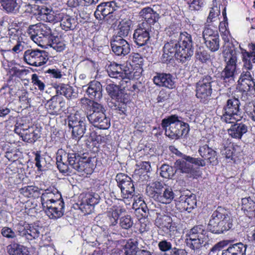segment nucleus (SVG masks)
Returning <instances> with one entry per match:
<instances>
[{
  "mask_svg": "<svg viewBox=\"0 0 255 255\" xmlns=\"http://www.w3.org/2000/svg\"><path fill=\"white\" fill-rule=\"evenodd\" d=\"M167 32L171 38L163 48L162 62L170 61L174 56L182 63L189 60L193 54L191 35L187 32H173L171 28Z\"/></svg>",
  "mask_w": 255,
  "mask_h": 255,
  "instance_id": "nucleus-1",
  "label": "nucleus"
},
{
  "mask_svg": "<svg viewBox=\"0 0 255 255\" xmlns=\"http://www.w3.org/2000/svg\"><path fill=\"white\" fill-rule=\"evenodd\" d=\"M56 164L59 171L69 174L73 169L86 174L92 171L91 160L86 156H81L75 152H66L62 149H58L56 153Z\"/></svg>",
  "mask_w": 255,
  "mask_h": 255,
  "instance_id": "nucleus-2",
  "label": "nucleus"
},
{
  "mask_svg": "<svg viewBox=\"0 0 255 255\" xmlns=\"http://www.w3.org/2000/svg\"><path fill=\"white\" fill-rule=\"evenodd\" d=\"M139 15L145 21L139 24L135 30L133 38L135 43L139 46L146 45L149 40V25H153L159 19V14L149 7L143 8L139 12Z\"/></svg>",
  "mask_w": 255,
  "mask_h": 255,
  "instance_id": "nucleus-3",
  "label": "nucleus"
},
{
  "mask_svg": "<svg viewBox=\"0 0 255 255\" xmlns=\"http://www.w3.org/2000/svg\"><path fill=\"white\" fill-rule=\"evenodd\" d=\"M233 221L227 210L221 207L214 211L208 224V230L215 234H223L233 227Z\"/></svg>",
  "mask_w": 255,
  "mask_h": 255,
  "instance_id": "nucleus-4",
  "label": "nucleus"
},
{
  "mask_svg": "<svg viewBox=\"0 0 255 255\" xmlns=\"http://www.w3.org/2000/svg\"><path fill=\"white\" fill-rule=\"evenodd\" d=\"M161 126L165 135L172 139H179L186 135L189 131L188 124L181 121L176 115H172L162 121Z\"/></svg>",
  "mask_w": 255,
  "mask_h": 255,
  "instance_id": "nucleus-5",
  "label": "nucleus"
},
{
  "mask_svg": "<svg viewBox=\"0 0 255 255\" xmlns=\"http://www.w3.org/2000/svg\"><path fill=\"white\" fill-rule=\"evenodd\" d=\"M224 54L226 65L221 73L220 79L222 83L227 87L235 82L238 52L234 48H230Z\"/></svg>",
  "mask_w": 255,
  "mask_h": 255,
  "instance_id": "nucleus-6",
  "label": "nucleus"
},
{
  "mask_svg": "<svg viewBox=\"0 0 255 255\" xmlns=\"http://www.w3.org/2000/svg\"><path fill=\"white\" fill-rule=\"evenodd\" d=\"M207 231L204 226L200 225L192 228L189 234L188 238L186 239L187 246L195 251L204 247H209V239L206 235Z\"/></svg>",
  "mask_w": 255,
  "mask_h": 255,
  "instance_id": "nucleus-7",
  "label": "nucleus"
},
{
  "mask_svg": "<svg viewBox=\"0 0 255 255\" xmlns=\"http://www.w3.org/2000/svg\"><path fill=\"white\" fill-rule=\"evenodd\" d=\"M26 33L35 43L41 46L48 44L52 36L50 28L41 23L30 25L26 30Z\"/></svg>",
  "mask_w": 255,
  "mask_h": 255,
  "instance_id": "nucleus-8",
  "label": "nucleus"
},
{
  "mask_svg": "<svg viewBox=\"0 0 255 255\" xmlns=\"http://www.w3.org/2000/svg\"><path fill=\"white\" fill-rule=\"evenodd\" d=\"M103 106L99 103H93L92 109H90L87 114L89 122L95 127L100 129H107L110 127V120L104 113Z\"/></svg>",
  "mask_w": 255,
  "mask_h": 255,
  "instance_id": "nucleus-9",
  "label": "nucleus"
},
{
  "mask_svg": "<svg viewBox=\"0 0 255 255\" xmlns=\"http://www.w3.org/2000/svg\"><path fill=\"white\" fill-rule=\"evenodd\" d=\"M240 105L238 98L232 97L229 99L223 108V121L230 124L240 121L242 118Z\"/></svg>",
  "mask_w": 255,
  "mask_h": 255,
  "instance_id": "nucleus-10",
  "label": "nucleus"
},
{
  "mask_svg": "<svg viewBox=\"0 0 255 255\" xmlns=\"http://www.w3.org/2000/svg\"><path fill=\"white\" fill-rule=\"evenodd\" d=\"M16 229L18 235L24 238L28 242L42 236V227L35 224H29L25 222L20 221L16 225Z\"/></svg>",
  "mask_w": 255,
  "mask_h": 255,
  "instance_id": "nucleus-11",
  "label": "nucleus"
},
{
  "mask_svg": "<svg viewBox=\"0 0 255 255\" xmlns=\"http://www.w3.org/2000/svg\"><path fill=\"white\" fill-rule=\"evenodd\" d=\"M116 180L121 189V197L124 199L131 198L134 193V187L130 177L120 173L117 175Z\"/></svg>",
  "mask_w": 255,
  "mask_h": 255,
  "instance_id": "nucleus-12",
  "label": "nucleus"
},
{
  "mask_svg": "<svg viewBox=\"0 0 255 255\" xmlns=\"http://www.w3.org/2000/svg\"><path fill=\"white\" fill-rule=\"evenodd\" d=\"M68 125L69 128H72V137L77 140L83 137L87 130L85 119L78 117L77 114L70 116L68 118Z\"/></svg>",
  "mask_w": 255,
  "mask_h": 255,
  "instance_id": "nucleus-13",
  "label": "nucleus"
},
{
  "mask_svg": "<svg viewBox=\"0 0 255 255\" xmlns=\"http://www.w3.org/2000/svg\"><path fill=\"white\" fill-rule=\"evenodd\" d=\"M243 72L238 80L239 89L243 92H255V81L251 74V70L253 65L251 62V68L248 69L243 62Z\"/></svg>",
  "mask_w": 255,
  "mask_h": 255,
  "instance_id": "nucleus-14",
  "label": "nucleus"
},
{
  "mask_svg": "<svg viewBox=\"0 0 255 255\" xmlns=\"http://www.w3.org/2000/svg\"><path fill=\"white\" fill-rule=\"evenodd\" d=\"M24 59L29 65L38 67L46 63L48 58L44 50L28 49L24 52Z\"/></svg>",
  "mask_w": 255,
  "mask_h": 255,
  "instance_id": "nucleus-15",
  "label": "nucleus"
},
{
  "mask_svg": "<svg viewBox=\"0 0 255 255\" xmlns=\"http://www.w3.org/2000/svg\"><path fill=\"white\" fill-rule=\"evenodd\" d=\"M213 82V79L209 75L204 76L201 79L196 85L197 98L201 100H207L210 97L212 92L211 84Z\"/></svg>",
  "mask_w": 255,
  "mask_h": 255,
  "instance_id": "nucleus-16",
  "label": "nucleus"
},
{
  "mask_svg": "<svg viewBox=\"0 0 255 255\" xmlns=\"http://www.w3.org/2000/svg\"><path fill=\"white\" fill-rule=\"evenodd\" d=\"M111 46L113 52L118 56H125L130 51V46L128 42L123 38L114 36L111 42Z\"/></svg>",
  "mask_w": 255,
  "mask_h": 255,
  "instance_id": "nucleus-17",
  "label": "nucleus"
},
{
  "mask_svg": "<svg viewBox=\"0 0 255 255\" xmlns=\"http://www.w3.org/2000/svg\"><path fill=\"white\" fill-rule=\"evenodd\" d=\"M175 223H172V219L168 215H163L160 217V235L171 237L176 231Z\"/></svg>",
  "mask_w": 255,
  "mask_h": 255,
  "instance_id": "nucleus-18",
  "label": "nucleus"
},
{
  "mask_svg": "<svg viewBox=\"0 0 255 255\" xmlns=\"http://www.w3.org/2000/svg\"><path fill=\"white\" fill-rule=\"evenodd\" d=\"M198 153L205 161L212 165H216L218 163L217 152L207 144L200 146Z\"/></svg>",
  "mask_w": 255,
  "mask_h": 255,
  "instance_id": "nucleus-19",
  "label": "nucleus"
},
{
  "mask_svg": "<svg viewBox=\"0 0 255 255\" xmlns=\"http://www.w3.org/2000/svg\"><path fill=\"white\" fill-rule=\"evenodd\" d=\"M116 10V3L113 1L102 2L97 6L94 15L97 19H102Z\"/></svg>",
  "mask_w": 255,
  "mask_h": 255,
  "instance_id": "nucleus-20",
  "label": "nucleus"
},
{
  "mask_svg": "<svg viewBox=\"0 0 255 255\" xmlns=\"http://www.w3.org/2000/svg\"><path fill=\"white\" fill-rule=\"evenodd\" d=\"M61 199V195L56 190L51 191L47 189L42 194L41 202L43 208L50 205H53L55 202L63 201Z\"/></svg>",
  "mask_w": 255,
  "mask_h": 255,
  "instance_id": "nucleus-21",
  "label": "nucleus"
},
{
  "mask_svg": "<svg viewBox=\"0 0 255 255\" xmlns=\"http://www.w3.org/2000/svg\"><path fill=\"white\" fill-rule=\"evenodd\" d=\"M53 204L43 208V209L50 219H56L60 218L64 214V202L63 201L56 202Z\"/></svg>",
  "mask_w": 255,
  "mask_h": 255,
  "instance_id": "nucleus-22",
  "label": "nucleus"
},
{
  "mask_svg": "<svg viewBox=\"0 0 255 255\" xmlns=\"http://www.w3.org/2000/svg\"><path fill=\"white\" fill-rule=\"evenodd\" d=\"M100 196L97 193H89L80 204V208L87 213H90L94 209L95 205L100 201Z\"/></svg>",
  "mask_w": 255,
  "mask_h": 255,
  "instance_id": "nucleus-23",
  "label": "nucleus"
},
{
  "mask_svg": "<svg viewBox=\"0 0 255 255\" xmlns=\"http://www.w3.org/2000/svg\"><path fill=\"white\" fill-rule=\"evenodd\" d=\"M65 102L57 96L53 97L45 104L46 108L50 114L57 115L63 111Z\"/></svg>",
  "mask_w": 255,
  "mask_h": 255,
  "instance_id": "nucleus-24",
  "label": "nucleus"
},
{
  "mask_svg": "<svg viewBox=\"0 0 255 255\" xmlns=\"http://www.w3.org/2000/svg\"><path fill=\"white\" fill-rule=\"evenodd\" d=\"M102 86L101 83L97 81L90 82L86 90L87 95L90 98L96 101L100 100L102 97Z\"/></svg>",
  "mask_w": 255,
  "mask_h": 255,
  "instance_id": "nucleus-25",
  "label": "nucleus"
},
{
  "mask_svg": "<svg viewBox=\"0 0 255 255\" xmlns=\"http://www.w3.org/2000/svg\"><path fill=\"white\" fill-rule=\"evenodd\" d=\"M247 246L241 242L230 244L222 251V255H246Z\"/></svg>",
  "mask_w": 255,
  "mask_h": 255,
  "instance_id": "nucleus-26",
  "label": "nucleus"
},
{
  "mask_svg": "<svg viewBox=\"0 0 255 255\" xmlns=\"http://www.w3.org/2000/svg\"><path fill=\"white\" fill-rule=\"evenodd\" d=\"M235 122L228 130L229 135L237 139H241L244 134L248 131V127L243 123Z\"/></svg>",
  "mask_w": 255,
  "mask_h": 255,
  "instance_id": "nucleus-27",
  "label": "nucleus"
},
{
  "mask_svg": "<svg viewBox=\"0 0 255 255\" xmlns=\"http://www.w3.org/2000/svg\"><path fill=\"white\" fill-rule=\"evenodd\" d=\"M179 201L184 209L188 212H191V210L196 206V197L193 194L190 195H181L179 198Z\"/></svg>",
  "mask_w": 255,
  "mask_h": 255,
  "instance_id": "nucleus-28",
  "label": "nucleus"
},
{
  "mask_svg": "<svg viewBox=\"0 0 255 255\" xmlns=\"http://www.w3.org/2000/svg\"><path fill=\"white\" fill-rule=\"evenodd\" d=\"M59 18L62 29L66 31L74 29L78 24L77 19L69 15L62 14Z\"/></svg>",
  "mask_w": 255,
  "mask_h": 255,
  "instance_id": "nucleus-29",
  "label": "nucleus"
},
{
  "mask_svg": "<svg viewBox=\"0 0 255 255\" xmlns=\"http://www.w3.org/2000/svg\"><path fill=\"white\" fill-rule=\"evenodd\" d=\"M187 162L185 159L181 158L176 160L175 166L182 173H190L193 178H196L197 175L193 166Z\"/></svg>",
  "mask_w": 255,
  "mask_h": 255,
  "instance_id": "nucleus-30",
  "label": "nucleus"
},
{
  "mask_svg": "<svg viewBox=\"0 0 255 255\" xmlns=\"http://www.w3.org/2000/svg\"><path fill=\"white\" fill-rule=\"evenodd\" d=\"M56 89L57 94L64 96L68 99H75L78 96V93L74 91L72 87L68 85L61 84Z\"/></svg>",
  "mask_w": 255,
  "mask_h": 255,
  "instance_id": "nucleus-31",
  "label": "nucleus"
},
{
  "mask_svg": "<svg viewBox=\"0 0 255 255\" xmlns=\"http://www.w3.org/2000/svg\"><path fill=\"white\" fill-rule=\"evenodd\" d=\"M146 192L150 198L152 199L155 207H158L159 206V182H155L151 184L150 186L147 188Z\"/></svg>",
  "mask_w": 255,
  "mask_h": 255,
  "instance_id": "nucleus-32",
  "label": "nucleus"
},
{
  "mask_svg": "<svg viewBox=\"0 0 255 255\" xmlns=\"http://www.w3.org/2000/svg\"><path fill=\"white\" fill-rule=\"evenodd\" d=\"M131 21L128 19L121 20L118 25V35L116 36H119L123 38L128 35L130 29Z\"/></svg>",
  "mask_w": 255,
  "mask_h": 255,
  "instance_id": "nucleus-33",
  "label": "nucleus"
},
{
  "mask_svg": "<svg viewBox=\"0 0 255 255\" xmlns=\"http://www.w3.org/2000/svg\"><path fill=\"white\" fill-rule=\"evenodd\" d=\"M250 48L251 52H247L246 50L242 52L243 62H245V66L248 69L251 68V62L255 63V45L252 44Z\"/></svg>",
  "mask_w": 255,
  "mask_h": 255,
  "instance_id": "nucleus-34",
  "label": "nucleus"
},
{
  "mask_svg": "<svg viewBox=\"0 0 255 255\" xmlns=\"http://www.w3.org/2000/svg\"><path fill=\"white\" fill-rule=\"evenodd\" d=\"M0 3L7 12L15 14L19 11L20 6L16 2V0H0Z\"/></svg>",
  "mask_w": 255,
  "mask_h": 255,
  "instance_id": "nucleus-35",
  "label": "nucleus"
},
{
  "mask_svg": "<svg viewBox=\"0 0 255 255\" xmlns=\"http://www.w3.org/2000/svg\"><path fill=\"white\" fill-rule=\"evenodd\" d=\"M23 246L16 243H13L6 247V250L9 255H29L23 249Z\"/></svg>",
  "mask_w": 255,
  "mask_h": 255,
  "instance_id": "nucleus-36",
  "label": "nucleus"
},
{
  "mask_svg": "<svg viewBox=\"0 0 255 255\" xmlns=\"http://www.w3.org/2000/svg\"><path fill=\"white\" fill-rule=\"evenodd\" d=\"M21 194L26 197H36L39 194L40 190L34 186H27L21 188L19 190Z\"/></svg>",
  "mask_w": 255,
  "mask_h": 255,
  "instance_id": "nucleus-37",
  "label": "nucleus"
},
{
  "mask_svg": "<svg viewBox=\"0 0 255 255\" xmlns=\"http://www.w3.org/2000/svg\"><path fill=\"white\" fill-rule=\"evenodd\" d=\"M125 212V209L119 206H113L109 209L108 216L113 219V221L111 220L113 225H115L117 223V220L119 216Z\"/></svg>",
  "mask_w": 255,
  "mask_h": 255,
  "instance_id": "nucleus-38",
  "label": "nucleus"
},
{
  "mask_svg": "<svg viewBox=\"0 0 255 255\" xmlns=\"http://www.w3.org/2000/svg\"><path fill=\"white\" fill-rule=\"evenodd\" d=\"M107 72L110 77L116 79L119 78L124 72L122 70L121 65L113 63L108 67Z\"/></svg>",
  "mask_w": 255,
  "mask_h": 255,
  "instance_id": "nucleus-39",
  "label": "nucleus"
},
{
  "mask_svg": "<svg viewBox=\"0 0 255 255\" xmlns=\"http://www.w3.org/2000/svg\"><path fill=\"white\" fill-rule=\"evenodd\" d=\"M174 78L170 74H160V86H163L169 89L174 87Z\"/></svg>",
  "mask_w": 255,
  "mask_h": 255,
  "instance_id": "nucleus-40",
  "label": "nucleus"
},
{
  "mask_svg": "<svg viewBox=\"0 0 255 255\" xmlns=\"http://www.w3.org/2000/svg\"><path fill=\"white\" fill-rule=\"evenodd\" d=\"M160 190H163V193L162 196H160V203L163 204L169 203L174 198V193L170 187H160Z\"/></svg>",
  "mask_w": 255,
  "mask_h": 255,
  "instance_id": "nucleus-41",
  "label": "nucleus"
},
{
  "mask_svg": "<svg viewBox=\"0 0 255 255\" xmlns=\"http://www.w3.org/2000/svg\"><path fill=\"white\" fill-rule=\"evenodd\" d=\"M242 209L247 212H253L255 217V202L251 197L242 199Z\"/></svg>",
  "mask_w": 255,
  "mask_h": 255,
  "instance_id": "nucleus-42",
  "label": "nucleus"
},
{
  "mask_svg": "<svg viewBox=\"0 0 255 255\" xmlns=\"http://www.w3.org/2000/svg\"><path fill=\"white\" fill-rule=\"evenodd\" d=\"M20 136L23 140L29 143L35 141L38 137V134L35 132L32 127H30L28 130L23 132Z\"/></svg>",
  "mask_w": 255,
  "mask_h": 255,
  "instance_id": "nucleus-43",
  "label": "nucleus"
},
{
  "mask_svg": "<svg viewBox=\"0 0 255 255\" xmlns=\"http://www.w3.org/2000/svg\"><path fill=\"white\" fill-rule=\"evenodd\" d=\"M204 43L212 52L217 51L220 47L219 36L205 40Z\"/></svg>",
  "mask_w": 255,
  "mask_h": 255,
  "instance_id": "nucleus-44",
  "label": "nucleus"
},
{
  "mask_svg": "<svg viewBox=\"0 0 255 255\" xmlns=\"http://www.w3.org/2000/svg\"><path fill=\"white\" fill-rule=\"evenodd\" d=\"M173 248L171 243L166 240L160 241V255H169Z\"/></svg>",
  "mask_w": 255,
  "mask_h": 255,
  "instance_id": "nucleus-45",
  "label": "nucleus"
},
{
  "mask_svg": "<svg viewBox=\"0 0 255 255\" xmlns=\"http://www.w3.org/2000/svg\"><path fill=\"white\" fill-rule=\"evenodd\" d=\"M45 46H49L58 52L63 51L65 48V44L63 41H60L58 38L53 39L52 36L51 37L49 43L46 44Z\"/></svg>",
  "mask_w": 255,
  "mask_h": 255,
  "instance_id": "nucleus-46",
  "label": "nucleus"
},
{
  "mask_svg": "<svg viewBox=\"0 0 255 255\" xmlns=\"http://www.w3.org/2000/svg\"><path fill=\"white\" fill-rule=\"evenodd\" d=\"M195 56L196 59L202 63H206L210 59V55L207 51L201 47L197 50Z\"/></svg>",
  "mask_w": 255,
  "mask_h": 255,
  "instance_id": "nucleus-47",
  "label": "nucleus"
},
{
  "mask_svg": "<svg viewBox=\"0 0 255 255\" xmlns=\"http://www.w3.org/2000/svg\"><path fill=\"white\" fill-rule=\"evenodd\" d=\"M106 89L107 93L112 98H118L121 93L119 87L114 84L107 85Z\"/></svg>",
  "mask_w": 255,
  "mask_h": 255,
  "instance_id": "nucleus-48",
  "label": "nucleus"
},
{
  "mask_svg": "<svg viewBox=\"0 0 255 255\" xmlns=\"http://www.w3.org/2000/svg\"><path fill=\"white\" fill-rule=\"evenodd\" d=\"M133 221L129 215L122 217L120 219L119 225L124 229H130L133 225Z\"/></svg>",
  "mask_w": 255,
  "mask_h": 255,
  "instance_id": "nucleus-49",
  "label": "nucleus"
},
{
  "mask_svg": "<svg viewBox=\"0 0 255 255\" xmlns=\"http://www.w3.org/2000/svg\"><path fill=\"white\" fill-rule=\"evenodd\" d=\"M30 128V126L26 125L23 123V120H20L16 123L15 125L14 131L20 136Z\"/></svg>",
  "mask_w": 255,
  "mask_h": 255,
  "instance_id": "nucleus-50",
  "label": "nucleus"
},
{
  "mask_svg": "<svg viewBox=\"0 0 255 255\" xmlns=\"http://www.w3.org/2000/svg\"><path fill=\"white\" fill-rule=\"evenodd\" d=\"M116 79L119 80V83L121 88L124 89L128 88L130 85V80L128 74L124 72L119 78H117Z\"/></svg>",
  "mask_w": 255,
  "mask_h": 255,
  "instance_id": "nucleus-51",
  "label": "nucleus"
},
{
  "mask_svg": "<svg viewBox=\"0 0 255 255\" xmlns=\"http://www.w3.org/2000/svg\"><path fill=\"white\" fill-rule=\"evenodd\" d=\"M186 157V161H188L190 163L193 164L196 166L199 167H204L206 165V162L202 157L194 158L190 156H188Z\"/></svg>",
  "mask_w": 255,
  "mask_h": 255,
  "instance_id": "nucleus-52",
  "label": "nucleus"
},
{
  "mask_svg": "<svg viewBox=\"0 0 255 255\" xmlns=\"http://www.w3.org/2000/svg\"><path fill=\"white\" fill-rule=\"evenodd\" d=\"M191 10H199L204 5V0H190L188 2Z\"/></svg>",
  "mask_w": 255,
  "mask_h": 255,
  "instance_id": "nucleus-53",
  "label": "nucleus"
},
{
  "mask_svg": "<svg viewBox=\"0 0 255 255\" xmlns=\"http://www.w3.org/2000/svg\"><path fill=\"white\" fill-rule=\"evenodd\" d=\"M1 234L3 237L9 239H13L16 237V234L13 230L9 227H4L1 230Z\"/></svg>",
  "mask_w": 255,
  "mask_h": 255,
  "instance_id": "nucleus-54",
  "label": "nucleus"
},
{
  "mask_svg": "<svg viewBox=\"0 0 255 255\" xmlns=\"http://www.w3.org/2000/svg\"><path fill=\"white\" fill-rule=\"evenodd\" d=\"M172 174V168L167 164H163L160 167V176L169 178Z\"/></svg>",
  "mask_w": 255,
  "mask_h": 255,
  "instance_id": "nucleus-55",
  "label": "nucleus"
},
{
  "mask_svg": "<svg viewBox=\"0 0 255 255\" xmlns=\"http://www.w3.org/2000/svg\"><path fill=\"white\" fill-rule=\"evenodd\" d=\"M31 81L32 84L38 87L39 90L43 91L45 89L44 83L39 79V77L36 74H33L31 76Z\"/></svg>",
  "mask_w": 255,
  "mask_h": 255,
  "instance_id": "nucleus-56",
  "label": "nucleus"
},
{
  "mask_svg": "<svg viewBox=\"0 0 255 255\" xmlns=\"http://www.w3.org/2000/svg\"><path fill=\"white\" fill-rule=\"evenodd\" d=\"M219 35L217 31H214L209 27H205L203 31L204 40L208 39H211V38H213L215 36L217 37Z\"/></svg>",
  "mask_w": 255,
  "mask_h": 255,
  "instance_id": "nucleus-57",
  "label": "nucleus"
},
{
  "mask_svg": "<svg viewBox=\"0 0 255 255\" xmlns=\"http://www.w3.org/2000/svg\"><path fill=\"white\" fill-rule=\"evenodd\" d=\"M138 169L136 171H138V173L144 174L150 171V165L148 162L144 161L139 163L136 165Z\"/></svg>",
  "mask_w": 255,
  "mask_h": 255,
  "instance_id": "nucleus-58",
  "label": "nucleus"
},
{
  "mask_svg": "<svg viewBox=\"0 0 255 255\" xmlns=\"http://www.w3.org/2000/svg\"><path fill=\"white\" fill-rule=\"evenodd\" d=\"M231 242L230 240H224L222 241H220L219 243H217L216 245L213 247L210 251L213 253L221 251L224 247L228 246L230 243Z\"/></svg>",
  "mask_w": 255,
  "mask_h": 255,
  "instance_id": "nucleus-59",
  "label": "nucleus"
},
{
  "mask_svg": "<svg viewBox=\"0 0 255 255\" xmlns=\"http://www.w3.org/2000/svg\"><path fill=\"white\" fill-rule=\"evenodd\" d=\"M236 147H238V145L234 146L232 147H224V148L222 150V154L225 155V157L227 159L232 160L233 156V150H236Z\"/></svg>",
  "mask_w": 255,
  "mask_h": 255,
  "instance_id": "nucleus-60",
  "label": "nucleus"
},
{
  "mask_svg": "<svg viewBox=\"0 0 255 255\" xmlns=\"http://www.w3.org/2000/svg\"><path fill=\"white\" fill-rule=\"evenodd\" d=\"M35 165L38 168V170H42L45 167V159L41 157L39 153H36L35 157Z\"/></svg>",
  "mask_w": 255,
  "mask_h": 255,
  "instance_id": "nucleus-61",
  "label": "nucleus"
},
{
  "mask_svg": "<svg viewBox=\"0 0 255 255\" xmlns=\"http://www.w3.org/2000/svg\"><path fill=\"white\" fill-rule=\"evenodd\" d=\"M220 13V10L218 6H214L211 8L209 16L207 17V21L208 22H211L214 18L218 16Z\"/></svg>",
  "mask_w": 255,
  "mask_h": 255,
  "instance_id": "nucleus-62",
  "label": "nucleus"
},
{
  "mask_svg": "<svg viewBox=\"0 0 255 255\" xmlns=\"http://www.w3.org/2000/svg\"><path fill=\"white\" fill-rule=\"evenodd\" d=\"M132 62L135 65H137L141 66L143 64V58L138 53H135L132 55Z\"/></svg>",
  "mask_w": 255,
  "mask_h": 255,
  "instance_id": "nucleus-63",
  "label": "nucleus"
},
{
  "mask_svg": "<svg viewBox=\"0 0 255 255\" xmlns=\"http://www.w3.org/2000/svg\"><path fill=\"white\" fill-rule=\"evenodd\" d=\"M127 249H128L126 252L127 254H129L130 255H135L138 251H141L139 250L136 246L132 242L128 244L126 246Z\"/></svg>",
  "mask_w": 255,
  "mask_h": 255,
  "instance_id": "nucleus-64",
  "label": "nucleus"
}]
</instances>
